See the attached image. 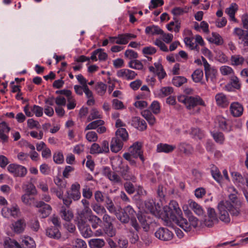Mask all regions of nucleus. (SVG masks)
<instances>
[{"instance_id":"f704fd0d","label":"nucleus","mask_w":248,"mask_h":248,"mask_svg":"<svg viewBox=\"0 0 248 248\" xmlns=\"http://www.w3.org/2000/svg\"><path fill=\"white\" fill-rule=\"evenodd\" d=\"M184 42L186 46L188 47L191 50H196L197 52L199 51V47L195 43L193 37H186L184 39Z\"/></svg>"},{"instance_id":"49530a36","label":"nucleus","mask_w":248,"mask_h":248,"mask_svg":"<svg viewBox=\"0 0 248 248\" xmlns=\"http://www.w3.org/2000/svg\"><path fill=\"white\" fill-rule=\"evenodd\" d=\"M187 82V79L182 76H176L173 78L172 84L176 87H180Z\"/></svg>"},{"instance_id":"a211bd4d","label":"nucleus","mask_w":248,"mask_h":248,"mask_svg":"<svg viewBox=\"0 0 248 248\" xmlns=\"http://www.w3.org/2000/svg\"><path fill=\"white\" fill-rule=\"evenodd\" d=\"M217 104L220 107L226 108L229 104L227 96L223 93H217L215 97Z\"/></svg>"},{"instance_id":"473e14b6","label":"nucleus","mask_w":248,"mask_h":248,"mask_svg":"<svg viewBox=\"0 0 248 248\" xmlns=\"http://www.w3.org/2000/svg\"><path fill=\"white\" fill-rule=\"evenodd\" d=\"M189 205L190 208L194 212L199 216H202L203 214V210L202 206L198 203L192 200L189 201Z\"/></svg>"},{"instance_id":"09e8293b","label":"nucleus","mask_w":248,"mask_h":248,"mask_svg":"<svg viewBox=\"0 0 248 248\" xmlns=\"http://www.w3.org/2000/svg\"><path fill=\"white\" fill-rule=\"evenodd\" d=\"M104 122L102 120H97L94 121L89 124L85 128V130L94 129L97 128L99 126L103 125Z\"/></svg>"},{"instance_id":"e433bc0d","label":"nucleus","mask_w":248,"mask_h":248,"mask_svg":"<svg viewBox=\"0 0 248 248\" xmlns=\"http://www.w3.org/2000/svg\"><path fill=\"white\" fill-rule=\"evenodd\" d=\"M141 115L151 125H154L155 123V118L149 110H144L141 112Z\"/></svg>"},{"instance_id":"c03bdc74","label":"nucleus","mask_w":248,"mask_h":248,"mask_svg":"<svg viewBox=\"0 0 248 248\" xmlns=\"http://www.w3.org/2000/svg\"><path fill=\"white\" fill-rule=\"evenodd\" d=\"M22 245L24 248H35V242L30 237H25L22 240Z\"/></svg>"},{"instance_id":"4be33fe9","label":"nucleus","mask_w":248,"mask_h":248,"mask_svg":"<svg viewBox=\"0 0 248 248\" xmlns=\"http://www.w3.org/2000/svg\"><path fill=\"white\" fill-rule=\"evenodd\" d=\"M69 207L62 206L60 210V215L62 218L67 221H70L73 217V214L69 208Z\"/></svg>"},{"instance_id":"2eb2a0df","label":"nucleus","mask_w":248,"mask_h":248,"mask_svg":"<svg viewBox=\"0 0 248 248\" xmlns=\"http://www.w3.org/2000/svg\"><path fill=\"white\" fill-rule=\"evenodd\" d=\"M177 149L179 152L184 154L186 155H191L194 151L192 146L186 142L179 143L178 145Z\"/></svg>"},{"instance_id":"79ce46f5","label":"nucleus","mask_w":248,"mask_h":248,"mask_svg":"<svg viewBox=\"0 0 248 248\" xmlns=\"http://www.w3.org/2000/svg\"><path fill=\"white\" fill-rule=\"evenodd\" d=\"M34 195L33 194L25 193L21 196V201L25 205H31L34 200L33 197Z\"/></svg>"},{"instance_id":"a18cd8bd","label":"nucleus","mask_w":248,"mask_h":248,"mask_svg":"<svg viewBox=\"0 0 248 248\" xmlns=\"http://www.w3.org/2000/svg\"><path fill=\"white\" fill-rule=\"evenodd\" d=\"M100 204V203L96 202L92 203L91 205L93 211L99 215H102L107 212L105 208Z\"/></svg>"},{"instance_id":"4468645a","label":"nucleus","mask_w":248,"mask_h":248,"mask_svg":"<svg viewBox=\"0 0 248 248\" xmlns=\"http://www.w3.org/2000/svg\"><path fill=\"white\" fill-rule=\"evenodd\" d=\"M137 36L132 33H123L119 34L117 36L116 44L118 45H125L127 44L129 41L135 39Z\"/></svg>"},{"instance_id":"f03ea898","label":"nucleus","mask_w":248,"mask_h":248,"mask_svg":"<svg viewBox=\"0 0 248 248\" xmlns=\"http://www.w3.org/2000/svg\"><path fill=\"white\" fill-rule=\"evenodd\" d=\"M178 100L183 103L188 109H191L198 105L205 106L204 101L198 95L195 96L180 95L178 97Z\"/></svg>"},{"instance_id":"20e7f679","label":"nucleus","mask_w":248,"mask_h":248,"mask_svg":"<svg viewBox=\"0 0 248 248\" xmlns=\"http://www.w3.org/2000/svg\"><path fill=\"white\" fill-rule=\"evenodd\" d=\"M186 214L189 215L188 220L187 221L186 218L183 217L179 219L177 224L182 228L186 232H190L192 228H195L197 227L198 224V219L193 215L189 210H185L184 209Z\"/></svg>"},{"instance_id":"bf43d9fd","label":"nucleus","mask_w":248,"mask_h":248,"mask_svg":"<svg viewBox=\"0 0 248 248\" xmlns=\"http://www.w3.org/2000/svg\"><path fill=\"white\" fill-rule=\"evenodd\" d=\"M63 189L54 187L50 189V191L51 193L55 194L59 199L63 201V199H65L63 197Z\"/></svg>"},{"instance_id":"ddd939ff","label":"nucleus","mask_w":248,"mask_h":248,"mask_svg":"<svg viewBox=\"0 0 248 248\" xmlns=\"http://www.w3.org/2000/svg\"><path fill=\"white\" fill-rule=\"evenodd\" d=\"M225 202L227 207V210L229 211L232 216L238 217L240 215L242 202H237L236 205H233L228 201Z\"/></svg>"},{"instance_id":"ea45409f","label":"nucleus","mask_w":248,"mask_h":248,"mask_svg":"<svg viewBox=\"0 0 248 248\" xmlns=\"http://www.w3.org/2000/svg\"><path fill=\"white\" fill-rule=\"evenodd\" d=\"M89 243L91 248H101L104 246L105 242L102 239L94 238L91 239Z\"/></svg>"},{"instance_id":"a878e982","label":"nucleus","mask_w":248,"mask_h":248,"mask_svg":"<svg viewBox=\"0 0 248 248\" xmlns=\"http://www.w3.org/2000/svg\"><path fill=\"white\" fill-rule=\"evenodd\" d=\"M176 148L174 145H170L166 143H159L157 145L156 151L158 153L164 152L165 153H171Z\"/></svg>"},{"instance_id":"cd10ccee","label":"nucleus","mask_w":248,"mask_h":248,"mask_svg":"<svg viewBox=\"0 0 248 248\" xmlns=\"http://www.w3.org/2000/svg\"><path fill=\"white\" fill-rule=\"evenodd\" d=\"M207 214L209 220L207 221V219H206L205 222L206 225L209 227L212 225L213 222L217 221V216L215 209L212 208H208Z\"/></svg>"},{"instance_id":"dca6fc26","label":"nucleus","mask_w":248,"mask_h":248,"mask_svg":"<svg viewBox=\"0 0 248 248\" xmlns=\"http://www.w3.org/2000/svg\"><path fill=\"white\" fill-rule=\"evenodd\" d=\"M10 127L5 122L0 123V139L3 141L6 142L8 140L7 134L10 131Z\"/></svg>"},{"instance_id":"1a4fd4ad","label":"nucleus","mask_w":248,"mask_h":248,"mask_svg":"<svg viewBox=\"0 0 248 248\" xmlns=\"http://www.w3.org/2000/svg\"><path fill=\"white\" fill-rule=\"evenodd\" d=\"M218 209L219 219L225 223H229L231 221V218L225 201H221L218 203Z\"/></svg>"},{"instance_id":"423d86ee","label":"nucleus","mask_w":248,"mask_h":248,"mask_svg":"<svg viewBox=\"0 0 248 248\" xmlns=\"http://www.w3.org/2000/svg\"><path fill=\"white\" fill-rule=\"evenodd\" d=\"M7 170L15 177H23L27 173V170L25 167L14 163L9 165Z\"/></svg>"},{"instance_id":"b1692460","label":"nucleus","mask_w":248,"mask_h":248,"mask_svg":"<svg viewBox=\"0 0 248 248\" xmlns=\"http://www.w3.org/2000/svg\"><path fill=\"white\" fill-rule=\"evenodd\" d=\"M78 227L81 233L85 238H89L93 235V232L89 226L79 223Z\"/></svg>"},{"instance_id":"c85d7f7f","label":"nucleus","mask_w":248,"mask_h":248,"mask_svg":"<svg viewBox=\"0 0 248 248\" xmlns=\"http://www.w3.org/2000/svg\"><path fill=\"white\" fill-rule=\"evenodd\" d=\"M230 62L234 66L242 65L245 62V58L240 54H234L230 58Z\"/></svg>"},{"instance_id":"13d9d810","label":"nucleus","mask_w":248,"mask_h":248,"mask_svg":"<svg viewBox=\"0 0 248 248\" xmlns=\"http://www.w3.org/2000/svg\"><path fill=\"white\" fill-rule=\"evenodd\" d=\"M53 160L56 164H62L64 161V157L62 152H59L54 154Z\"/></svg>"},{"instance_id":"0e129e2a","label":"nucleus","mask_w":248,"mask_h":248,"mask_svg":"<svg viewBox=\"0 0 248 248\" xmlns=\"http://www.w3.org/2000/svg\"><path fill=\"white\" fill-rule=\"evenodd\" d=\"M94 199L98 203H102L105 200V197L100 190L96 191L94 194Z\"/></svg>"},{"instance_id":"603ef678","label":"nucleus","mask_w":248,"mask_h":248,"mask_svg":"<svg viewBox=\"0 0 248 248\" xmlns=\"http://www.w3.org/2000/svg\"><path fill=\"white\" fill-rule=\"evenodd\" d=\"M212 35V37L211 38V39H212L211 41L213 43L217 45H221L223 44V39L218 33L216 32H213Z\"/></svg>"},{"instance_id":"de8ad7c7","label":"nucleus","mask_w":248,"mask_h":248,"mask_svg":"<svg viewBox=\"0 0 248 248\" xmlns=\"http://www.w3.org/2000/svg\"><path fill=\"white\" fill-rule=\"evenodd\" d=\"M128 65L131 68L139 70H142L143 68V65L142 62L138 60H131L128 62Z\"/></svg>"},{"instance_id":"393cba45","label":"nucleus","mask_w":248,"mask_h":248,"mask_svg":"<svg viewBox=\"0 0 248 248\" xmlns=\"http://www.w3.org/2000/svg\"><path fill=\"white\" fill-rule=\"evenodd\" d=\"M123 146V142L121 139L113 138L110 143V150L112 152L117 153L120 151Z\"/></svg>"},{"instance_id":"4c0bfd02","label":"nucleus","mask_w":248,"mask_h":248,"mask_svg":"<svg viewBox=\"0 0 248 248\" xmlns=\"http://www.w3.org/2000/svg\"><path fill=\"white\" fill-rule=\"evenodd\" d=\"M89 221L91 224L93 229H95L102 224V220L99 217L94 215H91L89 216Z\"/></svg>"},{"instance_id":"c756f323","label":"nucleus","mask_w":248,"mask_h":248,"mask_svg":"<svg viewBox=\"0 0 248 248\" xmlns=\"http://www.w3.org/2000/svg\"><path fill=\"white\" fill-rule=\"evenodd\" d=\"M211 173L214 180L218 183H221L223 180V176L219 169L214 165L211 166Z\"/></svg>"},{"instance_id":"0eeeda50","label":"nucleus","mask_w":248,"mask_h":248,"mask_svg":"<svg viewBox=\"0 0 248 248\" xmlns=\"http://www.w3.org/2000/svg\"><path fill=\"white\" fill-rule=\"evenodd\" d=\"M155 236L158 239L168 241L171 240L173 237V233L168 229L164 227L159 228L155 233Z\"/></svg>"},{"instance_id":"8fccbe9b","label":"nucleus","mask_w":248,"mask_h":248,"mask_svg":"<svg viewBox=\"0 0 248 248\" xmlns=\"http://www.w3.org/2000/svg\"><path fill=\"white\" fill-rule=\"evenodd\" d=\"M6 248H21L20 245L16 240L8 238L5 240Z\"/></svg>"},{"instance_id":"338daca9","label":"nucleus","mask_w":248,"mask_h":248,"mask_svg":"<svg viewBox=\"0 0 248 248\" xmlns=\"http://www.w3.org/2000/svg\"><path fill=\"white\" fill-rule=\"evenodd\" d=\"M113 184H121V179L120 177L115 172H112L108 178Z\"/></svg>"},{"instance_id":"864d4df0","label":"nucleus","mask_w":248,"mask_h":248,"mask_svg":"<svg viewBox=\"0 0 248 248\" xmlns=\"http://www.w3.org/2000/svg\"><path fill=\"white\" fill-rule=\"evenodd\" d=\"M102 118V115L96 108L92 109L90 115L88 116L87 120L90 122L96 119Z\"/></svg>"},{"instance_id":"2f4dec72","label":"nucleus","mask_w":248,"mask_h":248,"mask_svg":"<svg viewBox=\"0 0 248 248\" xmlns=\"http://www.w3.org/2000/svg\"><path fill=\"white\" fill-rule=\"evenodd\" d=\"M145 32L147 34L152 35L162 34L163 31L158 26L152 25L146 27Z\"/></svg>"},{"instance_id":"39448f33","label":"nucleus","mask_w":248,"mask_h":248,"mask_svg":"<svg viewBox=\"0 0 248 248\" xmlns=\"http://www.w3.org/2000/svg\"><path fill=\"white\" fill-rule=\"evenodd\" d=\"M202 60L204 66L206 81L215 83L217 79V69L215 67L211 66L203 57H202Z\"/></svg>"},{"instance_id":"7ed1b4c3","label":"nucleus","mask_w":248,"mask_h":248,"mask_svg":"<svg viewBox=\"0 0 248 248\" xmlns=\"http://www.w3.org/2000/svg\"><path fill=\"white\" fill-rule=\"evenodd\" d=\"M80 186L78 183L72 185L70 190L66 192L67 197L63 199V203L67 207H70L72 203V200L77 201L80 199L81 193L80 192Z\"/></svg>"},{"instance_id":"f3484780","label":"nucleus","mask_w":248,"mask_h":248,"mask_svg":"<svg viewBox=\"0 0 248 248\" xmlns=\"http://www.w3.org/2000/svg\"><path fill=\"white\" fill-rule=\"evenodd\" d=\"M230 109L231 114L234 117L240 116L243 112V107L238 102L232 103L230 105Z\"/></svg>"},{"instance_id":"7c9ffc66","label":"nucleus","mask_w":248,"mask_h":248,"mask_svg":"<svg viewBox=\"0 0 248 248\" xmlns=\"http://www.w3.org/2000/svg\"><path fill=\"white\" fill-rule=\"evenodd\" d=\"M46 235L50 238L54 239H59L61 236L59 228L56 227L47 228L46 230Z\"/></svg>"},{"instance_id":"9d476101","label":"nucleus","mask_w":248,"mask_h":248,"mask_svg":"<svg viewBox=\"0 0 248 248\" xmlns=\"http://www.w3.org/2000/svg\"><path fill=\"white\" fill-rule=\"evenodd\" d=\"M141 148V145L140 143L138 142L135 143L132 146H130L129 149V152L127 153L130 155V156H132L133 158H136L139 157L142 163H143L144 158L143 156Z\"/></svg>"},{"instance_id":"9b49d317","label":"nucleus","mask_w":248,"mask_h":248,"mask_svg":"<svg viewBox=\"0 0 248 248\" xmlns=\"http://www.w3.org/2000/svg\"><path fill=\"white\" fill-rule=\"evenodd\" d=\"M118 77L128 80L134 79L137 74L134 71L128 69H122L117 72Z\"/></svg>"},{"instance_id":"c9c22d12","label":"nucleus","mask_w":248,"mask_h":248,"mask_svg":"<svg viewBox=\"0 0 248 248\" xmlns=\"http://www.w3.org/2000/svg\"><path fill=\"white\" fill-rule=\"evenodd\" d=\"M115 138L121 139L123 142L126 141L128 138V134L124 128H120L116 132Z\"/></svg>"},{"instance_id":"4d7b16f0","label":"nucleus","mask_w":248,"mask_h":248,"mask_svg":"<svg viewBox=\"0 0 248 248\" xmlns=\"http://www.w3.org/2000/svg\"><path fill=\"white\" fill-rule=\"evenodd\" d=\"M219 70L221 74L223 76L229 75L233 73L232 68L227 65L221 66Z\"/></svg>"},{"instance_id":"a19ab883","label":"nucleus","mask_w":248,"mask_h":248,"mask_svg":"<svg viewBox=\"0 0 248 248\" xmlns=\"http://www.w3.org/2000/svg\"><path fill=\"white\" fill-rule=\"evenodd\" d=\"M105 236L112 237L115 235L116 230L113 224L106 225L104 228Z\"/></svg>"},{"instance_id":"3c124183","label":"nucleus","mask_w":248,"mask_h":248,"mask_svg":"<svg viewBox=\"0 0 248 248\" xmlns=\"http://www.w3.org/2000/svg\"><path fill=\"white\" fill-rule=\"evenodd\" d=\"M173 92V88L170 87H165L162 88L159 90L158 96L160 97H164L170 94Z\"/></svg>"},{"instance_id":"aec40b11","label":"nucleus","mask_w":248,"mask_h":248,"mask_svg":"<svg viewBox=\"0 0 248 248\" xmlns=\"http://www.w3.org/2000/svg\"><path fill=\"white\" fill-rule=\"evenodd\" d=\"M132 125L140 131L145 130L147 128L145 121L139 117H134L132 118Z\"/></svg>"},{"instance_id":"6ab92c4d","label":"nucleus","mask_w":248,"mask_h":248,"mask_svg":"<svg viewBox=\"0 0 248 248\" xmlns=\"http://www.w3.org/2000/svg\"><path fill=\"white\" fill-rule=\"evenodd\" d=\"M215 123L218 125L219 128L223 131H229L231 129L228 124V121L221 116L217 117Z\"/></svg>"},{"instance_id":"412c9836","label":"nucleus","mask_w":248,"mask_h":248,"mask_svg":"<svg viewBox=\"0 0 248 248\" xmlns=\"http://www.w3.org/2000/svg\"><path fill=\"white\" fill-rule=\"evenodd\" d=\"M26 227V222L24 219H20L12 224L13 231L17 233L22 232Z\"/></svg>"},{"instance_id":"052dcab7","label":"nucleus","mask_w":248,"mask_h":248,"mask_svg":"<svg viewBox=\"0 0 248 248\" xmlns=\"http://www.w3.org/2000/svg\"><path fill=\"white\" fill-rule=\"evenodd\" d=\"M129 168L127 166L124 168L122 171L123 178L126 180H133L135 179V177L133 175L129 174Z\"/></svg>"},{"instance_id":"6e6552de","label":"nucleus","mask_w":248,"mask_h":248,"mask_svg":"<svg viewBox=\"0 0 248 248\" xmlns=\"http://www.w3.org/2000/svg\"><path fill=\"white\" fill-rule=\"evenodd\" d=\"M1 214L5 217L11 216L14 218H17L21 215V212L18 206L16 204L12 205L11 208L4 207L1 210Z\"/></svg>"},{"instance_id":"774afa93","label":"nucleus","mask_w":248,"mask_h":248,"mask_svg":"<svg viewBox=\"0 0 248 248\" xmlns=\"http://www.w3.org/2000/svg\"><path fill=\"white\" fill-rule=\"evenodd\" d=\"M97 134L94 131L88 132L86 135V138L90 142H94L97 140Z\"/></svg>"},{"instance_id":"6e6d98bb","label":"nucleus","mask_w":248,"mask_h":248,"mask_svg":"<svg viewBox=\"0 0 248 248\" xmlns=\"http://www.w3.org/2000/svg\"><path fill=\"white\" fill-rule=\"evenodd\" d=\"M191 134L199 139H202L204 137V132L199 128H192L191 131Z\"/></svg>"},{"instance_id":"e2e57ef3","label":"nucleus","mask_w":248,"mask_h":248,"mask_svg":"<svg viewBox=\"0 0 248 248\" xmlns=\"http://www.w3.org/2000/svg\"><path fill=\"white\" fill-rule=\"evenodd\" d=\"M112 108L115 109H122L124 108L123 103L117 99L112 100Z\"/></svg>"},{"instance_id":"37998d69","label":"nucleus","mask_w":248,"mask_h":248,"mask_svg":"<svg viewBox=\"0 0 248 248\" xmlns=\"http://www.w3.org/2000/svg\"><path fill=\"white\" fill-rule=\"evenodd\" d=\"M22 188L25 190V193L36 195L37 193L35 186L31 183L24 184L22 186Z\"/></svg>"},{"instance_id":"680f3d73","label":"nucleus","mask_w":248,"mask_h":248,"mask_svg":"<svg viewBox=\"0 0 248 248\" xmlns=\"http://www.w3.org/2000/svg\"><path fill=\"white\" fill-rule=\"evenodd\" d=\"M31 110L37 117H41L43 115V108L39 106L33 105L31 108Z\"/></svg>"},{"instance_id":"58836bf2","label":"nucleus","mask_w":248,"mask_h":248,"mask_svg":"<svg viewBox=\"0 0 248 248\" xmlns=\"http://www.w3.org/2000/svg\"><path fill=\"white\" fill-rule=\"evenodd\" d=\"M84 92L88 98L87 104L88 106H93L94 104L95 101L93 96L92 92L89 89L88 85H85L83 87Z\"/></svg>"},{"instance_id":"72a5a7b5","label":"nucleus","mask_w":248,"mask_h":248,"mask_svg":"<svg viewBox=\"0 0 248 248\" xmlns=\"http://www.w3.org/2000/svg\"><path fill=\"white\" fill-rule=\"evenodd\" d=\"M191 77L194 82H201L202 84H204V82L202 81L203 77V72L202 69H197L195 70L192 73Z\"/></svg>"},{"instance_id":"f257e3e1","label":"nucleus","mask_w":248,"mask_h":248,"mask_svg":"<svg viewBox=\"0 0 248 248\" xmlns=\"http://www.w3.org/2000/svg\"><path fill=\"white\" fill-rule=\"evenodd\" d=\"M164 211L165 213L166 219L172 220L176 224L179 219L182 217V212L179 207L178 204L175 201H171L168 206L164 207Z\"/></svg>"},{"instance_id":"69168bd1","label":"nucleus","mask_w":248,"mask_h":248,"mask_svg":"<svg viewBox=\"0 0 248 248\" xmlns=\"http://www.w3.org/2000/svg\"><path fill=\"white\" fill-rule=\"evenodd\" d=\"M107 86L102 82H99L96 87V90L98 93L100 95H103L106 91Z\"/></svg>"},{"instance_id":"5fc2aeb1","label":"nucleus","mask_w":248,"mask_h":248,"mask_svg":"<svg viewBox=\"0 0 248 248\" xmlns=\"http://www.w3.org/2000/svg\"><path fill=\"white\" fill-rule=\"evenodd\" d=\"M212 135L214 140L217 143L222 144L225 140L224 135L221 132H212Z\"/></svg>"},{"instance_id":"f8f14e48","label":"nucleus","mask_w":248,"mask_h":248,"mask_svg":"<svg viewBox=\"0 0 248 248\" xmlns=\"http://www.w3.org/2000/svg\"><path fill=\"white\" fill-rule=\"evenodd\" d=\"M37 207H39L38 212L42 218H46L51 213L52 208L50 205L45 203L43 202H39L36 205Z\"/></svg>"},{"instance_id":"5701e85b","label":"nucleus","mask_w":248,"mask_h":248,"mask_svg":"<svg viewBox=\"0 0 248 248\" xmlns=\"http://www.w3.org/2000/svg\"><path fill=\"white\" fill-rule=\"evenodd\" d=\"M145 206L147 209L152 213L155 215L159 212L160 207L158 205H156L153 199H149L145 202Z\"/></svg>"},{"instance_id":"bb28decb","label":"nucleus","mask_w":248,"mask_h":248,"mask_svg":"<svg viewBox=\"0 0 248 248\" xmlns=\"http://www.w3.org/2000/svg\"><path fill=\"white\" fill-rule=\"evenodd\" d=\"M231 174L232 181L235 185L239 187H242L244 185L246 180L239 173L234 171L232 172Z\"/></svg>"}]
</instances>
